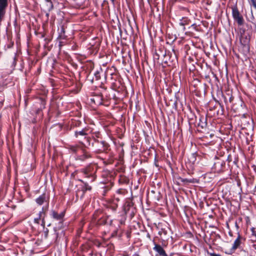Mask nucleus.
<instances>
[{
	"label": "nucleus",
	"instance_id": "nucleus-31",
	"mask_svg": "<svg viewBox=\"0 0 256 256\" xmlns=\"http://www.w3.org/2000/svg\"><path fill=\"white\" fill-rule=\"evenodd\" d=\"M192 182H193V184H194L195 182L198 183V180H197L196 179L193 178Z\"/></svg>",
	"mask_w": 256,
	"mask_h": 256
},
{
	"label": "nucleus",
	"instance_id": "nucleus-25",
	"mask_svg": "<svg viewBox=\"0 0 256 256\" xmlns=\"http://www.w3.org/2000/svg\"><path fill=\"white\" fill-rule=\"evenodd\" d=\"M92 190V188L91 186L87 185V184H85V188L84 190Z\"/></svg>",
	"mask_w": 256,
	"mask_h": 256
},
{
	"label": "nucleus",
	"instance_id": "nucleus-7",
	"mask_svg": "<svg viewBox=\"0 0 256 256\" xmlns=\"http://www.w3.org/2000/svg\"><path fill=\"white\" fill-rule=\"evenodd\" d=\"M232 16L238 26H242L244 23V20L242 16L240 14L236 6L232 7Z\"/></svg>",
	"mask_w": 256,
	"mask_h": 256
},
{
	"label": "nucleus",
	"instance_id": "nucleus-42",
	"mask_svg": "<svg viewBox=\"0 0 256 256\" xmlns=\"http://www.w3.org/2000/svg\"><path fill=\"white\" fill-rule=\"evenodd\" d=\"M224 102L226 103L227 102V100H226V97H224Z\"/></svg>",
	"mask_w": 256,
	"mask_h": 256
},
{
	"label": "nucleus",
	"instance_id": "nucleus-48",
	"mask_svg": "<svg viewBox=\"0 0 256 256\" xmlns=\"http://www.w3.org/2000/svg\"><path fill=\"white\" fill-rule=\"evenodd\" d=\"M98 148H102V146H100V147H98Z\"/></svg>",
	"mask_w": 256,
	"mask_h": 256
},
{
	"label": "nucleus",
	"instance_id": "nucleus-1",
	"mask_svg": "<svg viewBox=\"0 0 256 256\" xmlns=\"http://www.w3.org/2000/svg\"><path fill=\"white\" fill-rule=\"evenodd\" d=\"M92 130L90 128H84L79 131H76L74 132V136L80 141V142L82 144H84V140L86 141V146H90V138L88 135L92 133Z\"/></svg>",
	"mask_w": 256,
	"mask_h": 256
},
{
	"label": "nucleus",
	"instance_id": "nucleus-4",
	"mask_svg": "<svg viewBox=\"0 0 256 256\" xmlns=\"http://www.w3.org/2000/svg\"><path fill=\"white\" fill-rule=\"evenodd\" d=\"M226 168V162L224 160L220 158H216L213 166L212 168V170L214 172L222 173L224 171Z\"/></svg>",
	"mask_w": 256,
	"mask_h": 256
},
{
	"label": "nucleus",
	"instance_id": "nucleus-39",
	"mask_svg": "<svg viewBox=\"0 0 256 256\" xmlns=\"http://www.w3.org/2000/svg\"><path fill=\"white\" fill-rule=\"evenodd\" d=\"M240 182H237V186H240Z\"/></svg>",
	"mask_w": 256,
	"mask_h": 256
},
{
	"label": "nucleus",
	"instance_id": "nucleus-12",
	"mask_svg": "<svg viewBox=\"0 0 256 256\" xmlns=\"http://www.w3.org/2000/svg\"><path fill=\"white\" fill-rule=\"evenodd\" d=\"M100 144L102 146V148H97L95 150L96 153H100L104 152L108 150L109 148L108 144L104 141H101L100 142Z\"/></svg>",
	"mask_w": 256,
	"mask_h": 256
},
{
	"label": "nucleus",
	"instance_id": "nucleus-40",
	"mask_svg": "<svg viewBox=\"0 0 256 256\" xmlns=\"http://www.w3.org/2000/svg\"><path fill=\"white\" fill-rule=\"evenodd\" d=\"M228 233H229V234H230V236H232V232H231V231H230Z\"/></svg>",
	"mask_w": 256,
	"mask_h": 256
},
{
	"label": "nucleus",
	"instance_id": "nucleus-38",
	"mask_svg": "<svg viewBox=\"0 0 256 256\" xmlns=\"http://www.w3.org/2000/svg\"><path fill=\"white\" fill-rule=\"evenodd\" d=\"M226 227L228 229L230 230V226H229L228 222H226Z\"/></svg>",
	"mask_w": 256,
	"mask_h": 256
},
{
	"label": "nucleus",
	"instance_id": "nucleus-11",
	"mask_svg": "<svg viewBox=\"0 0 256 256\" xmlns=\"http://www.w3.org/2000/svg\"><path fill=\"white\" fill-rule=\"evenodd\" d=\"M124 210L126 214H130L132 216H134L132 204L130 202H128L125 204Z\"/></svg>",
	"mask_w": 256,
	"mask_h": 256
},
{
	"label": "nucleus",
	"instance_id": "nucleus-9",
	"mask_svg": "<svg viewBox=\"0 0 256 256\" xmlns=\"http://www.w3.org/2000/svg\"><path fill=\"white\" fill-rule=\"evenodd\" d=\"M198 73V70L193 69V76H196V78L193 77V88H194V89H202V84L199 79Z\"/></svg>",
	"mask_w": 256,
	"mask_h": 256
},
{
	"label": "nucleus",
	"instance_id": "nucleus-3",
	"mask_svg": "<svg viewBox=\"0 0 256 256\" xmlns=\"http://www.w3.org/2000/svg\"><path fill=\"white\" fill-rule=\"evenodd\" d=\"M50 196L48 193H43L36 199V202L38 205L44 204L42 211L45 212L48 208Z\"/></svg>",
	"mask_w": 256,
	"mask_h": 256
},
{
	"label": "nucleus",
	"instance_id": "nucleus-41",
	"mask_svg": "<svg viewBox=\"0 0 256 256\" xmlns=\"http://www.w3.org/2000/svg\"><path fill=\"white\" fill-rule=\"evenodd\" d=\"M194 24H192L193 28L195 29V30L197 31V30H197V29H196L195 27H194Z\"/></svg>",
	"mask_w": 256,
	"mask_h": 256
},
{
	"label": "nucleus",
	"instance_id": "nucleus-49",
	"mask_svg": "<svg viewBox=\"0 0 256 256\" xmlns=\"http://www.w3.org/2000/svg\"><path fill=\"white\" fill-rule=\"evenodd\" d=\"M128 254H125V256H128Z\"/></svg>",
	"mask_w": 256,
	"mask_h": 256
},
{
	"label": "nucleus",
	"instance_id": "nucleus-43",
	"mask_svg": "<svg viewBox=\"0 0 256 256\" xmlns=\"http://www.w3.org/2000/svg\"><path fill=\"white\" fill-rule=\"evenodd\" d=\"M252 246L256 250V244H253Z\"/></svg>",
	"mask_w": 256,
	"mask_h": 256
},
{
	"label": "nucleus",
	"instance_id": "nucleus-19",
	"mask_svg": "<svg viewBox=\"0 0 256 256\" xmlns=\"http://www.w3.org/2000/svg\"><path fill=\"white\" fill-rule=\"evenodd\" d=\"M218 106H222L220 104L219 102H216V104L214 106L212 107L210 105V106L209 110H212L216 109Z\"/></svg>",
	"mask_w": 256,
	"mask_h": 256
},
{
	"label": "nucleus",
	"instance_id": "nucleus-32",
	"mask_svg": "<svg viewBox=\"0 0 256 256\" xmlns=\"http://www.w3.org/2000/svg\"><path fill=\"white\" fill-rule=\"evenodd\" d=\"M97 79H98L100 78V76H99V72H97L95 74Z\"/></svg>",
	"mask_w": 256,
	"mask_h": 256
},
{
	"label": "nucleus",
	"instance_id": "nucleus-21",
	"mask_svg": "<svg viewBox=\"0 0 256 256\" xmlns=\"http://www.w3.org/2000/svg\"><path fill=\"white\" fill-rule=\"evenodd\" d=\"M193 190L195 191H204V190L202 188L201 186H199L196 185H193Z\"/></svg>",
	"mask_w": 256,
	"mask_h": 256
},
{
	"label": "nucleus",
	"instance_id": "nucleus-13",
	"mask_svg": "<svg viewBox=\"0 0 256 256\" xmlns=\"http://www.w3.org/2000/svg\"><path fill=\"white\" fill-rule=\"evenodd\" d=\"M154 250L158 252V254L160 256H167V254H166L165 250L164 248L161 246L156 244L154 247Z\"/></svg>",
	"mask_w": 256,
	"mask_h": 256
},
{
	"label": "nucleus",
	"instance_id": "nucleus-34",
	"mask_svg": "<svg viewBox=\"0 0 256 256\" xmlns=\"http://www.w3.org/2000/svg\"><path fill=\"white\" fill-rule=\"evenodd\" d=\"M238 198L240 200L241 199V194H240V193H238Z\"/></svg>",
	"mask_w": 256,
	"mask_h": 256
},
{
	"label": "nucleus",
	"instance_id": "nucleus-35",
	"mask_svg": "<svg viewBox=\"0 0 256 256\" xmlns=\"http://www.w3.org/2000/svg\"><path fill=\"white\" fill-rule=\"evenodd\" d=\"M228 194V193H227V192H226V193H224V194L222 193V196L224 198H225V196H226V194Z\"/></svg>",
	"mask_w": 256,
	"mask_h": 256
},
{
	"label": "nucleus",
	"instance_id": "nucleus-17",
	"mask_svg": "<svg viewBox=\"0 0 256 256\" xmlns=\"http://www.w3.org/2000/svg\"><path fill=\"white\" fill-rule=\"evenodd\" d=\"M119 181L122 183H128V180L126 176L121 175L120 176Z\"/></svg>",
	"mask_w": 256,
	"mask_h": 256
},
{
	"label": "nucleus",
	"instance_id": "nucleus-6",
	"mask_svg": "<svg viewBox=\"0 0 256 256\" xmlns=\"http://www.w3.org/2000/svg\"><path fill=\"white\" fill-rule=\"evenodd\" d=\"M202 89H194L193 90V103L195 104V108L198 107L203 100L202 94Z\"/></svg>",
	"mask_w": 256,
	"mask_h": 256
},
{
	"label": "nucleus",
	"instance_id": "nucleus-44",
	"mask_svg": "<svg viewBox=\"0 0 256 256\" xmlns=\"http://www.w3.org/2000/svg\"><path fill=\"white\" fill-rule=\"evenodd\" d=\"M133 256H139V255L137 254H135Z\"/></svg>",
	"mask_w": 256,
	"mask_h": 256
},
{
	"label": "nucleus",
	"instance_id": "nucleus-29",
	"mask_svg": "<svg viewBox=\"0 0 256 256\" xmlns=\"http://www.w3.org/2000/svg\"><path fill=\"white\" fill-rule=\"evenodd\" d=\"M182 182H186V183H188V182H189V183H190L192 182L191 180H188L187 179H183L182 180Z\"/></svg>",
	"mask_w": 256,
	"mask_h": 256
},
{
	"label": "nucleus",
	"instance_id": "nucleus-45",
	"mask_svg": "<svg viewBox=\"0 0 256 256\" xmlns=\"http://www.w3.org/2000/svg\"><path fill=\"white\" fill-rule=\"evenodd\" d=\"M194 155H195V154H193V158L194 157L195 159L196 160V158L195 157Z\"/></svg>",
	"mask_w": 256,
	"mask_h": 256
},
{
	"label": "nucleus",
	"instance_id": "nucleus-47",
	"mask_svg": "<svg viewBox=\"0 0 256 256\" xmlns=\"http://www.w3.org/2000/svg\"><path fill=\"white\" fill-rule=\"evenodd\" d=\"M240 191H242V188H240Z\"/></svg>",
	"mask_w": 256,
	"mask_h": 256
},
{
	"label": "nucleus",
	"instance_id": "nucleus-27",
	"mask_svg": "<svg viewBox=\"0 0 256 256\" xmlns=\"http://www.w3.org/2000/svg\"><path fill=\"white\" fill-rule=\"evenodd\" d=\"M208 254L210 256H221L220 254H215V253L208 252Z\"/></svg>",
	"mask_w": 256,
	"mask_h": 256
},
{
	"label": "nucleus",
	"instance_id": "nucleus-24",
	"mask_svg": "<svg viewBox=\"0 0 256 256\" xmlns=\"http://www.w3.org/2000/svg\"><path fill=\"white\" fill-rule=\"evenodd\" d=\"M227 186L226 184H223L220 188L218 190H221V192H224V188H226Z\"/></svg>",
	"mask_w": 256,
	"mask_h": 256
},
{
	"label": "nucleus",
	"instance_id": "nucleus-26",
	"mask_svg": "<svg viewBox=\"0 0 256 256\" xmlns=\"http://www.w3.org/2000/svg\"><path fill=\"white\" fill-rule=\"evenodd\" d=\"M228 96H230L229 100H228L230 102H232L234 100V97L232 96V94L230 95L229 94H228Z\"/></svg>",
	"mask_w": 256,
	"mask_h": 256
},
{
	"label": "nucleus",
	"instance_id": "nucleus-8",
	"mask_svg": "<svg viewBox=\"0 0 256 256\" xmlns=\"http://www.w3.org/2000/svg\"><path fill=\"white\" fill-rule=\"evenodd\" d=\"M84 177L92 178V181L94 180V172L91 166H88L82 169L80 172Z\"/></svg>",
	"mask_w": 256,
	"mask_h": 256
},
{
	"label": "nucleus",
	"instance_id": "nucleus-36",
	"mask_svg": "<svg viewBox=\"0 0 256 256\" xmlns=\"http://www.w3.org/2000/svg\"><path fill=\"white\" fill-rule=\"evenodd\" d=\"M99 134H100V133L99 132H96L95 133V136H96L98 138L99 137Z\"/></svg>",
	"mask_w": 256,
	"mask_h": 256
},
{
	"label": "nucleus",
	"instance_id": "nucleus-30",
	"mask_svg": "<svg viewBox=\"0 0 256 256\" xmlns=\"http://www.w3.org/2000/svg\"><path fill=\"white\" fill-rule=\"evenodd\" d=\"M234 225H235V226H236V230H238V229H239V226H238V222L236 221L235 222Z\"/></svg>",
	"mask_w": 256,
	"mask_h": 256
},
{
	"label": "nucleus",
	"instance_id": "nucleus-22",
	"mask_svg": "<svg viewBox=\"0 0 256 256\" xmlns=\"http://www.w3.org/2000/svg\"><path fill=\"white\" fill-rule=\"evenodd\" d=\"M231 195H232V194L231 193H229V194H228V198H226L228 202H230V200H236V201H238V200L237 198H233L231 196Z\"/></svg>",
	"mask_w": 256,
	"mask_h": 256
},
{
	"label": "nucleus",
	"instance_id": "nucleus-18",
	"mask_svg": "<svg viewBox=\"0 0 256 256\" xmlns=\"http://www.w3.org/2000/svg\"><path fill=\"white\" fill-rule=\"evenodd\" d=\"M8 6L7 0H0V6L6 8Z\"/></svg>",
	"mask_w": 256,
	"mask_h": 256
},
{
	"label": "nucleus",
	"instance_id": "nucleus-10",
	"mask_svg": "<svg viewBox=\"0 0 256 256\" xmlns=\"http://www.w3.org/2000/svg\"><path fill=\"white\" fill-rule=\"evenodd\" d=\"M242 238V237L240 234L238 233V236L237 238L236 239V240H234L232 248L230 249V250L228 252H226V254H232L234 252L235 250L237 248H240V246L241 244V243H242V242H241Z\"/></svg>",
	"mask_w": 256,
	"mask_h": 256
},
{
	"label": "nucleus",
	"instance_id": "nucleus-5",
	"mask_svg": "<svg viewBox=\"0 0 256 256\" xmlns=\"http://www.w3.org/2000/svg\"><path fill=\"white\" fill-rule=\"evenodd\" d=\"M193 46L198 49V51L194 52V55L196 58H198V54L199 52H202V42L200 38V36H196L193 32Z\"/></svg>",
	"mask_w": 256,
	"mask_h": 256
},
{
	"label": "nucleus",
	"instance_id": "nucleus-14",
	"mask_svg": "<svg viewBox=\"0 0 256 256\" xmlns=\"http://www.w3.org/2000/svg\"><path fill=\"white\" fill-rule=\"evenodd\" d=\"M64 212H62L60 214H58L54 210L52 212V218L58 220H61L64 216Z\"/></svg>",
	"mask_w": 256,
	"mask_h": 256
},
{
	"label": "nucleus",
	"instance_id": "nucleus-15",
	"mask_svg": "<svg viewBox=\"0 0 256 256\" xmlns=\"http://www.w3.org/2000/svg\"><path fill=\"white\" fill-rule=\"evenodd\" d=\"M92 156L90 153L86 150H84L83 154L80 156L79 159L82 160H86L90 158Z\"/></svg>",
	"mask_w": 256,
	"mask_h": 256
},
{
	"label": "nucleus",
	"instance_id": "nucleus-46",
	"mask_svg": "<svg viewBox=\"0 0 256 256\" xmlns=\"http://www.w3.org/2000/svg\"><path fill=\"white\" fill-rule=\"evenodd\" d=\"M42 102H44V104H45V102H44V101H42Z\"/></svg>",
	"mask_w": 256,
	"mask_h": 256
},
{
	"label": "nucleus",
	"instance_id": "nucleus-28",
	"mask_svg": "<svg viewBox=\"0 0 256 256\" xmlns=\"http://www.w3.org/2000/svg\"><path fill=\"white\" fill-rule=\"evenodd\" d=\"M251 2L252 3V6L256 8V0H251Z\"/></svg>",
	"mask_w": 256,
	"mask_h": 256
},
{
	"label": "nucleus",
	"instance_id": "nucleus-16",
	"mask_svg": "<svg viewBox=\"0 0 256 256\" xmlns=\"http://www.w3.org/2000/svg\"><path fill=\"white\" fill-rule=\"evenodd\" d=\"M78 149V146H69V150L73 153H76Z\"/></svg>",
	"mask_w": 256,
	"mask_h": 256
},
{
	"label": "nucleus",
	"instance_id": "nucleus-23",
	"mask_svg": "<svg viewBox=\"0 0 256 256\" xmlns=\"http://www.w3.org/2000/svg\"><path fill=\"white\" fill-rule=\"evenodd\" d=\"M194 251L196 254H200V253L199 248H196V246H193V252Z\"/></svg>",
	"mask_w": 256,
	"mask_h": 256
},
{
	"label": "nucleus",
	"instance_id": "nucleus-33",
	"mask_svg": "<svg viewBox=\"0 0 256 256\" xmlns=\"http://www.w3.org/2000/svg\"><path fill=\"white\" fill-rule=\"evenodd\" d=\"M252 168L253 170H254V172H256V166L253 165L252 166Z\"/></svg>",
	"mask_w": 256,
	"mask_h": 256
},
{
	"label": "nucleus",
	"instance_id": "nucleus-20",
	"mask_svg": "<svg viewBox=\"0 0 256 256\" xmlns=\"http://www.w3.org/2000/svg\"><path fill=\"white\" fill-rule=\"evenodd\" d=\"M6 8L4 7L0 6V20H1L4 14Z\"/></svg>",
	"mask_w": 256,
	"mask_h": 256
},
{
	"label": "nucleus",
	"instance_id": "nucleus-37",
	"mask_svg": "<svg viewBox=\"0 0 256 256\" xmlns=\"http://www.w3.org/2000/svg\"><path fill=\"white\" fill-rule=\"evenodd\" d=\"M47 2H48L50 4V5L52 6V2L50 0H47Z\"/></svg>",
	"mask_w": 256,
	"mask_h": 256
},
{
	"label": "nucleus",
	"instance_id": "nucleus-2",
	"mask_svg": "<svg viewBox=\"0 0 256 256\" xmlns=\"http://www.w3.org/2000/svg\"><path fill=\"white\" fill-rule=\"evenodd\" d=\"M194 108L196 114L193 111V115H194L195 117V122L193 124L194 125V126L204 128L206 124V118L204 115L201 114L200 110L198 107L196 106Z\"/></svg>",
	"mask_w": 256,
	"mask_h": 256
}]
</instances>
